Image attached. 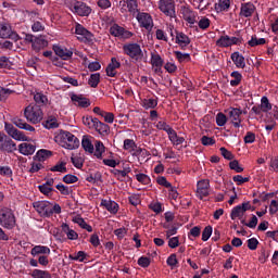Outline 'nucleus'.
<instances>
[{"mask_svg": "<svg viewBox=\"0 0 278 278\" xmlns=\"http://www.w3.org/2000/svg\"><path fill=\"white\" fill-rule=\"evenodd\" d=\"M184 20L189 23V25H194L197 23V14L188 7H182L180 10Z\"/></svg>", "mask_w": 278, "mask_h": 278, "instance_id": "20", "label": "nucleus"}, {"mask_svg": "<svg viewBox=\"0 0 278 278\" xmlns=\"http://www.w3.org/2000/svg\"><path fill=\"white\" fill-rule=\"evenodd\" d=\"M229 168L231 170H235V173H244V167L240 165V162L238 160H233L229 163Z\"/></svg>", "mask_w": 278, "mask_h": 278, "instance_id": "56", "label": "nucleus"}, {"mask_svg": "<svg viewBox=\"0 0 278 278\" xmlns=\"http://www.w3.org/2000/svg\"><path fill=\"white\" fill-rule=\"evenodd\" d=\"M96 131L100 134V136H108L110 134V126L101 121L97 119L96 126L93 127Z\"/></svg>", "mask_w": 278, "mask_h": 278, "instance_id": "37", "label": "nucleus"}, {"mask_svg": "<svg viewBox=\"0 0 278 278\" xmlns=\"http://www.w3.org/2000/svg\"><path fill=\"white\" fill-rule=\"evenodd\" d=\"M34 101L37 103V105H47L49 103V98L41 91H36L34 93Z\"/></svg>", "mask_w": 278, "mask_h": 278, "instance_id": "39", "label": "nucleus"}, {"mask_svg": "<svg viewBox=\"0 0 278 278\" xmlns=\"http://www.w3.org/2000/svg\"><path fill=\"white\" fill-rule=\"evenodd\" d=\"M98 118L92 116L83 117V124L89 129H94Z\"/></svg>", "mask_w": 278, "mask_h": 278, "instance_id": "50", "label": "nucleus"}, {"mask_svg": "<svg viewBox=\"0 0 278 278\" xmlns=\"http://www.w3.org/2000/svg\"><path fill=\"white\" fill-rule=\"evenodd\" d=\"M229 8H231V0H218L217 3H215L216 12H227Z\"/></svg>", "mask_w": 278, "mask_h": 278, "instance_id": "40", "label": "nucleus"}, {"mask_svg": "<svg viewBox=\"0 0 278 278\" xmlns=\"http://www.w3.org/2000/svg\"><path fill=\"white\" fill-rule=\"evenodd\" d=\"M157 8L164 16H168V18H177L175 0H159Z\"/></svg>", "mask_w": 278, "mask_h": 278, "instance_id": "5", "label": "nucleus"}, {"mask_svg": "<svg viewBox=\"0 0 278 278\" xmlns=\"http://www.w3.org/2000/svg\"><path fill=\"white\" fill-rule=\"evenodd\" d=\"M30 254L33 257H36V255H51V249L47 245H35L30 250Z\"/></svg>", "mask_w": 278, "mask_h": 278, "instance_id": "29", "label": "nucleus"}, {"mask_svg": "<svg viewBox=\"0 0 278 278\" xmlns=\"http://www.w3.org/2000/svg\"><path fill=\"white\" fill-rule=\"evenodd\" d=\"M260 108L262 112H270V110H273V104H270L268 97H262Z\"/></svg>", "mask_w": 278, "mask_h": 278, "instance_id": "46", "label": "nucleus"}, {"mask_svg": "<svg viewBox=\"0 0 278 278\" xmlns=\"http://www.w3.org/2000/svg\"><path fill=\"white\" fill-rule=\"evenodd\" d=\"M175 56L178 60V62L182 63V62H190V54L189 53H182L179 51H175Z\"/></svg>", "mask_w": 278, "mask_h": 278, "instance_id": "61", "label": "nucleus"}, {"mask_svg": "<svg viewBox=\"0 0 278 278\" xmlns=\"http://www.w3.org/2000/svg\"><path fill=\"white\" fill-rule=\"evenodd\" d=\"M232 181H235L237 186H242L243 184H249V181H251V178L243 177L242 175H236L232 177Z\"/></svg>", "mask_w": 278, "mask_h": 278, "instance_id": "57", "label": "nucleus"}, {"mask_svg": "<svg viewBox=\"0 0 278 278\" xmlns=\"http://www.w3.org/2000/svg\"><path fill=\"white\" fill-rule=\"evenodd\" d=\"M0 226L4 229H14L16 227V216H14V211L10 207L0 208Z\"/></svg>", "mask_w": 278, "mask_h": 278, "instance_id": "3", "label": "nucleus"}, {"mask_svg": "<svg viewBox=\"0 0 278 278\" xmlns=\"http://www.w3.org/2000/svg\"><path fill=\"white\" fill-rule=\"evenodd\" d=\"M215 121L217 127H225V125H227V115H225L223 112H219L217 113Z\"/></svg>", "mask_w": 278, "mask_h": 278, "instance_id": "52", "label": "nucleus"}, {"mask_svg": "<svg viewBox=\"0 0 278 278\" xmlns=\"http://www.w3.org/2000/svg\"><path fill=\"white\" fill-rule=\"evenodd\" d=\"M68 258L73 262H84L86 260V252L78 251L76 254H70Z\"/></svg>", "mask_w": 278, "mask_h": 278, "instance_id": "54", "label": "nucleus"}, {"mask_svg": "<svg viewBox=\"0 0 278 278\" xmlns=\"http://www.w3.org/2000/svg\"><path fill=\"white\" fill-rule=\"evenodd\" d=\"M210 25H212V21L205 16L201 17L198 22L199 28L203 30L208 29Z\"/></svg>", "mask_w": 278, "mask_h": 278, "instance_id": "59", "label": "nucleus"}, {"mask_svg": "<svg viewBox=\"0 0 278 278\" xmlns=\"http://www.w3.org/2000/svg\"><path fill=\"white\" fill-rule=\"evenodd\" d=\"M93 155L97 160H103V153H105V146L101 141H96L93 146Z\"/></svg>", "mask_w": 278, "mask_h": 278, "instance_id": "35", "label": "nucleus"}, {"mask_svg": "<svg viewBox=\"0 0 278 278\" xmlns=\"http://www.w3.org/2000/svg\"><path fill=\"white\" fill-rule=\"evenodd\" d=\"M123 51L125 55H129L135 62H142L144 58V52L139 43H126L123 46Z\"/></svg>", "mask_w": 278, "mask_h": 278, "instance_id": "4", "label": "nucleus"}, {"mask_svg": "<svg viewBox=\"0 0 278 278\" xmlns=\"http://www.w3.org/2000/svg\"><path fill=\"white\" fill-rule=\"evenodd\" d=\"M61 229H62L63 233H65L67 240H78L79 239V233H77V231L72 229L71 226H68V224L63 223L61 225Z\"/></svg>", "mask_w": 278, "mask_h": 278, "instance_id": "23", "label": "nucleus"}, {"mask_svg": "<svg viewBox=\"0 0 278 278\" xmlns=\"http://www.w3.org/2000/svg\"><path fill=\"white\" fill-rule=\"evenodd\" d=\"M157 98H144L141 99L140 105L143 110H155L157 108Z\"/></svg>", "mask_w": 278, "mask_h": 278, "instance_id": "26", "label": "nucleus"}, {"mask_svg": "<svg viewBox=\"0 0 278 278\" xmlns=\"http://www.w3.org/2000/svg\"><path fill=\"white\" fill-rule=\"evenodd\" d=\"M111 173L114 175V177H116V179H118V181H124L125 177L131 173V167L127 166L123 169H112Z\"/></svg>", "mask_w": 278, "mask_h": 278, "instance_id": "32", "label": "nucleus"}, {"mask_svg": "<svg viewBox=\"0 0 278 278\" xmlns=\"http://www.w3.org/2000/svg\"><path fill=\"white\" fill-rule=\"evenodd\" d=\"M18 151L22 155H34V153H36V146L24 142L18 146Z\"/></svg>", "mask_w": 278, "mask_h": 278, "instance_id": "27", "label": "nucleus"}, {"mask_svg": "<svg viewBox=\"0 0 278 278\" xmlns=\"http://www.w3.org/2000/svg\"><path fill=\"white\" fill-rule=\"evenodd\" d=\"M52 153L49 150L41 149L37 151L36 155L34 156V160H37V162H45V160H48V157H51Z\"/></svg>", "mask_w": 278, "mask_h": 278, "instance_id": "41", "label": "nucleus"}, {"mask_svg": "<svg viewBox=\"0 0 278 278\" xmlns=\"http://www.w3.org/2000/svg\"><path fill=\"white\" fill-rule=\"evenodd\" d=\"M42 126L45 129H58L60 124L58 123V118L55 116H49L43 123Z\"/></svg>", "mask_w": 278, "mask_h": 278, "instance_id": "38", "label": "nucleus"}, {"mask_svg": "<svg viewBox=\"0 0 278 278\" xmlns=\"http://www.w3.org/2000/svg\"><path fill=\"white\" fill-rule=\"evenodd\" d=\"M212 238V226H206L202 231V240L203 242H207Z\"/></svg>", "mask_w": 278, "mask_h": 278, "instance_id": "63", "label": "nucleus"}, {"mask_svg": "<svg viewBox=\"0 0 278 278\" xmlns=\"http://www.w3.org/2000/svg\"><path fill=\"white\" fill-rule=\"evenodd\" d=\"M0 151L1 153H14L16 151V142L3 131H0Z\"/></svg>", "mask_w": 278, "mask_h": 278, "instance_id": "7", "label": "nucleus"}, {"mask_svg": "<svg viewBox=\"0 0 278 278\" xmlns=\"http://www.w3.org/2000/svg\"><path fill=\"white\" fill-rule=\"evenodd\" d=\"M24 118L33 125H38L45 118V113L38 104H29L24 109Z\"/></svg>", "mask_w": 278, "mask_h": 278, "instance_id": "2", "label": "nucleus"}, {"mask_svg": "<svg viewBox=\"0 0 278 278\" xmlns=\"http://www.w3.org/2000/svg\"><path fill=\"white\" fill-rule=\"evenodd\" d=\"M33 207L38 212L43 218H49L52 216L51 202L49 201H37L33 203Z\"/></svg>", "mask_w": 278, "mask_h": 278, "instance_id": "12", "label": "nucleus"}, {"mask_svg": "<svg viewBox=\"0 0 278 278\" xmlns=\"http://www.w3.org/2000/svg\"><path fill=\"white\" fill-rule=\"evenodd\" d=\"M119 10L122 14L129 12L132 16H136L140 11L138 10L137 0H122L119 1Z\"/></svg>", "mask_w": 278, "mask_h": 278, "instance_id": "10", "label": "nucleus"}, {"mask_svg": "<svg viewBox=\"0 0 278 278\" xmlns=\"http://www.w3.org/2000/svg\"><path fill=\"white\" fill-rule=\"evenodd\" d=\"M100 81H101V74L99 73L91 74L88 79V84L90 85L91 88H97Z\"/></svg>", "mask_w": 278, "mask_h": 278, "instance_id": "47", "label": "nucleus"}, {"mask_svg": "<svg viewBox=\"0 0 278 278\" xmlns=\"http://www.w3.org/2000/svg\"><path fill=\"white\" fill-rule=\"evenodd\" d=\"M151 64L155 71V73H157V71H161L162 66H164V59H162V56L157 53H152L151 54Z\"/></svg>", "mask_w": 278, "mask_h": 278, "instance_id": "31", "label": "nucleus"}, {"mask_svg": "<svg viewBox=\"0 0 278 278\" xmlns=\"http://www.w3.org/2000/svg\"><path fill=\"white\" fill-rule=\"evenodd\" d=\"M30 277H33V278H52L51 273H49V270H42V269H34L30 274Z\"/></svg>", "mask_w": 278, "mask_h": 278, "instance_id": "43", "label": "nucleus"}, {"mask_svg": "<svg viewBox=\"0 0 278 278\" xmlns=\"http://www.w3.org/2000/svg\"><path fill=\"white\" fill-rule=\"evenodd\" d=\"M230 77H232V79L230 80V86L236 87V86H240L241 81H242V74H240V72L235 71L230 74Z\"/></svg>", "mask_w": 278, "mask_h": 278, "instance_id": "45", "label": "nucleus"}, {"mask_svg": "<svg viewBox=\"0 0 278 278\" xmlns=\"http://www.w3.org/2000/svg\"><path fill=\"white\" fill-rule=\"evenodd\" d=\"M135 177L139 184H142V186H149V184H151V177L147 174H136Z\"/></svg>", "mask_w": 278, "mask_h": 278, "instance_id": "51", "label": "nucleus"}, {"mask_svg": "<svg viewBox=\"0 0 278 278\" xmlns=\"http://www.w3.org/2000/svg\"><path fill=\"white\" fill-rule=\"evenodd\" d=\"M54 141L63 149H68L70 151L79 149V139L68 130H60L54 136Z\"/></svg>", "mask_w": 278, "mask_h": 278, "instance_id": "1", "label": "nucleus"}, {"mask_svg": "<svg viewBox=\"0 0 278 278\" xmlns=\"http://www.w3.org/2000/svg\"><path fill=\"white\" fill-rule=\"evenodd\" d=\"M168 140L172 142L174 147H179V144H184L186 142V138L179 137L177 135V131L172 128L169 132L167 134Z\"/></svg>", "mask_w": 278, "mask_h": 278, "instance_id": "25", "label": "nucleus"}, {"mask_svg": "<svg viewBox=\"0 0 278 278\" xmlns=\"http://www.w3.org/2000/svg\"><path fill=\"white\" fill-rule=\"evenodd\" d=\"M156 129H160L161 131H166L167 134L173 129L170 125H168L165 121H159L155 124Z\"/></svg>", "mask_w": 278, "mask_h": 278, "instance_id": "58", "label": "nucleus"}, {"mask_svg": "<svg viewBox=\"0 0 278 278\" xmlns=\"http://www.w3.org/2000/svg\"><path fill=\"white\" fill-rule=\"evenodd\" d=\"M53 51L58 58H61V60H71L73 58V50L68 49L64 46L55 45L53 46Z\"/></svg>", "mask_w": 278, "mask_h": 278, "instance_id": "19", "label": "nucleus"}, {"mask_svg": "<svg viewBox=\"0 0 278 278\" xmlns=\"http://www.w3.org/2000/svg\"><path fill=\"white\" fill-rule=\"evenodd\" d=\"M70 99L76 108H90V99L86 98L84 94L71 93Z\"/></svg>", "mask_w": 278, "mask_h": 278, "instance_id": "16", "label": "nucleus"}, {"mask_svg": "<svg viewBox=\"0 0 278 278\" xmlns=\"http://www.w3.org/2000/svg\"><path fill=\"white\" fill-rule=\"evenodd\" d=\"M70 10L78 16H90L92 9L86 3L77 0H72L70 3Z\"/></svg>", "mask_w": 278, "mask_h": 278, "instance_id": "6", "label": "nucleus"}, {"mask_svg": "<svg viewBox=\"0 0 278 278\" xmlns=\"http://www.w3.org/2000/svg\"><path fill=\"white\" fill-rule=\"evenodd\" d=\"M197 195L200 199H205V197L210 195V180L202 179L197 184Z\"/></svg>", "mask_w": 278, "mask_h": 278, "instance_id": "18", "label": "nucleus"}, {"mask_svg": "<svg viewBox=\"0 0 278 278\" xmlns=\"http://www.w3.org/2000/svg\"><path fill=\"white\" fill-rule=\"evenodd\" d=\"M233 45H242V38L229 37V35H224L220 36L216 41V46L220 47L222 49H227V47H233Z\"/></svg>", "mask_w": 278, "mask_h": 278, "instance_id": "13", "label": "nucleus"}, {"mask_svg": "<svg viewBox=\"0 0 278 278\" xmlns=\"http://www.w3.org/2000/svg\"><path fill=\"white\" fill-rule=\"evenodd\" d=\"M73 223H75L80 229L88 231V233H92V226L86 223V219H84L81 216L77 215L74 217Z\"/></svg>", "mask_w": 278, "mask_h": 278, "instance_id": "33", "label": "nucleus"}, {"mask_svg": "<svg viewBox=\"0 0 278 278\" xmlns=\"http://www.w3.org/2000/svg\"><path fill=\"white\" fill-rule=\"evenodd\" d=\"M71 162L75 168H84V159L79 154H73L71 156Z\"/></svg>", "mask_w": 278, "mask_h": 278, "instance_id": "44", "label": "nucleus"}, {"mask_svg": "<svg viewBox=\"0 0 278 278\" xmlns=\"http://www.w3.org/2000/svg\"><path fill=\"white\" fill-rule=\"evenodd\" d=\"M81 147L87 153H94V144L88 138H83Z\"/></svg>", "mask_w": 278, "mask_h": 278, "instance_id": "48", "label": "nucleus"}, {"mask_svg": "<svg viewBox=\"0 0 278 278\" xmlns=\"http://www.w3.org/2000/svg\"><path fill=\"white\" fill-rule=\"evenodd\" d=\"M9 136L13 138V140H17V142H27L29 140V137L26 136L24 131L16 128L11 130Z\"/></svg>", "mask_w": 278, "mask_h": 278, "instance_id": "34", "label": "nucleus"}, {"mask_svg": "<svg viewBox=\"0 0 278 278\" xmlns=\"http://www.w3.org/2000/svg\"><path fill=\"white\" fill-rule=\"evenodd\" d=\"M101 207H105L110 214H118V203L112 200H101Z\"/></svg>", "mask_w": 278, "mask_h": 278, "instance_id": "22", "label": "nucleus"}, {"mask_svg": "<svg viewBox=\"0 0 278 278\" xmlns=\"http://www.w3.org/2000/svg\"><path fill=\"white\" fill-rule=\"evenodd\" d=\"M51 173H66V163L60 162L50 168Z\"/></svg>", "mask_w": 278, "mask_h": 278, "instance_id": "60", "label": "nucleus"}, {"mask_svg": "<svg viewBox=\"0 0 278 278\" xmlns=\"http://www.w3.org/2000/svg\"><path fill=\"white\" fill-rule=\"evenodd\" d=\"M226 112L232 127H235L236 129L242 127V109L230 106Z\"/></svg>", "mask_w": 278, "mask_h": 278, "instance_id": "8", "label": "nucleus"}, {"mask_svg": "<svg viewBox=\"0 0 278 278\" xmlns=\"http://www.w3.org/2000/svg\"><path fill=\"white\" fill-rule=\"evenodd\" d=\"M256 11L257 8L253 2H243L240 7L239 16H241V18H251Z\"/></svg>", "mask_w": 278, "mask_h": 278, "instance_id": "17", "label": "nucleus"}, {"mask_svg": "<svg viewBox=\"0 0 278 278\" xmlns=\"http://www.w3.org/2000/svg\"><path fill=\"white\" fill-rule=\"evenodd\" d=\"M13 125H16L18 129H24L25 131H29L30 134H36V128L25 122V119H21L18 117H14L12 119Z\"/></svg>", "mask_w": 278, "mask_h": 278, "instance_id": "21", "label": "nucleus"}, {"mask_svg": "<svg viewBox=\"0 0 278 278\" xmlns=\"http://www.w3.org/2000/svg\"><path fill=\"white\" fill-rule=\"evenodd\" d=\"M109 31H110L111 36H114V38H123L124 40H127L134 36V33L125 29L124 27H122L118 24H113L110 27Z\"/></svg>", "mask_w": 278, "mask_h": 278, "instance_id": "14", "label": "nucleus"}, {"mask_svg": "<svg viewBox=\"0 0 278 278\" xmlns=\"http://www.w3.org/2000/svg\"><path fill=\"white\" fill-rule=\"evenodd\" d=\"M242 216H244L242 206L240 205L235 206L230 213L231 220H236V218H242Z\"/></svg>", "mask_w": 278, "mask_h": 278, "instance_id": "49", "label": "nucleus"}, {"mask_svg": "<svg viewBox=\"0 0 278 278\" xmlns=\"http://www.w3.org/2000/svg\"><path fill=\"white\" fill-rule=\"evenodd\" d=\"M114 235L118 240H123L127 236V228L122 227L114 230Z\"/></svg>", "mask_w": 278, "mask_h": 278, "instance_id": "64", "label": "nucleus"}, {"mask_svg": "<svg viewBox=\"0 0 278 278\" xmlns=\"http://www.w3.org/2000/svg\"><path fill=\"white\" fill-rule=\"evenodd\" d=\"M31 47H33V50L36 52L42 51V49H46V47H49V41H47V39H45L42 36L36 37Z\"/></svg>", "mask_w": 278, "mask_h": 278, "instance_id": "28", "label": "nucleus"}, {"mask_svg": "<svg viewBox=\"0 0 278 278\" xmlns=\"http://www.w3.org/2000/svg\"><path fill=\"white\" fill-rule=\"evenodd\" d=\"M235 66L238 68H244L247 66V61L244 60V55L240 54V52H233L230 55Z\"/></svg>", "mask_w": 278, "mask_h": 278, "instance_id": "30", "label": "nucleus"}, {"mask_svg": "<svg viewBox=\"0 0 278 278\" xmlns=\"http://www.w3.org/2000/svg\"><path fill=\"white\" fill-rule=\"evenodd\" d=\"M124 149L125 151H134L136 149V141L132 139L124 140Z\"/></svg>", "mask_w": 278, "mask_h": 278, "instance_id": "62", "label": "nucleus"}, {"mask_svg": "<svg viewBox=\"0 0 278 278\" xmlns=\"http://www.w3.org/2000/svg\"><path fill=\"white\" fill-rule=\"evenodd\" d=\"M102 163L104 166H109L110 168H116L121 164V160L118 159H102Z\"/></svg>", "mask_w": 278, "mask_h": 278, "instance_id": "53", "label": "nucleus"}, {"mask_svg": "<svg viewBox=\"0 0 278 278\" xmlns=\"http://www.w3.org/2000/svg\"><path fill=\"white\" fill-rule=\"evenodd\" d=\"M45 168V165L38 160L34 159V162L30 164L29 173H38V170H42Z\"/></svg>", "mask_w": 278, "mask_h": 278, "instance_id": "55", "label": "nucleus"}, {"mask_svg": "<svg viewBox=\"0 0 278 278\" xmlns=\"http://www.w3.org/2000/svg\"><path fill=\"white\" fill-rule=\"evenodd\" d=\"M139 27L147 29V31H151L153 29V16L147 12H139L136 15Z\"/></svg>", "mask_w": 278, "mask_h": 278, "instance_id": "11", "label": "nucleus"}, {"mask_svg": "<svg viewBox=\"0 0 278 278\" xmlns=\"http://www.w3.org/2000/svg\"><path fill=\"white\" fill-rule=\"evenodd\" d=\"M249 47H262L266 45V38H257V35L251 37L248 41Z\"/></svg>", "mask_w": 278, "mask_h": 278, "instance_id": "42", "label": "nucleus"}, {"mask_svg": "<svg viewBox=\"0 0 278 278\" xmlns=\"http://www.w3.org/2000/svg\"><path fill=\"white\" fill-rule=\"evenodd\" d=\"M121 66V62L116 58H112L111 62L106 66L108 77H116V70Z\"/></svg>", "mask_w": 278, "mask_h": 278, "instance_id": "24", "label": "nucleus"}, {"mask_svg": "<svg viewBox=\"0 0 278 278\" xmlns=\"http://www.w3.org/2000/svg\"><path fill=\"white\" fill-rule=\"evenodd\" d=\"M0 38H10L15 42H17V40L21 39V37H18V34H16L15 31H12V26H10V24L1 23V22H0Z\"/></svg>", "mask_w": 278, "mask_h": 278, "instance_id": "15", "label": "nucleus"}, {"mask_svg": "<svg viewBox=\"0 0 278 278\" xmlns=\"http://www.w3.org/2000/svg\"><path fill=\"white\" fill-rule=\"evenodd\" d=\"M75 34L80 42H92L94 40V35L90 33L84 25L75 24Z\"/></svg>", "mask_w": 278, "mask_h": 278, "instance_id": "9", "label": "nucleus"}, {"mask_svg": "<svg viewBox=\"0 0 278 278\" xmlns=\"http://www.w3.org/2000/svg\"><path fill=\"white\" fill-rule=\"evenodd\" d=\"M176 45L180 46L181 49L190 45V37L184 33H176Z\"/></svg>", "mask_w": 278, "mask_h": 278, "instance_id": "36", "label": "nucleus"}]
</instances>
